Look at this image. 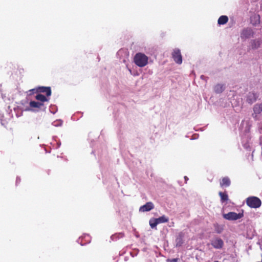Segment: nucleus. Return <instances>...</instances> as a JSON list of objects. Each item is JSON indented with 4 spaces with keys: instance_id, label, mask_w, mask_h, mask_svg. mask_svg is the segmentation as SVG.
<instances>
[{
    "instance_id": "obj_17",
    "label": "nucleus",
    "mask_w": 262,
    "mask_h": 262,
    "mask_svg": "<svg viewBox=\"0 0 262 262\" xmlns=\"http://www.w3.org/2000/svg\"><path fill=\"white\" fill-rule=\"evenodd\" d=\"M260 45V41L259 40H253L251 42V47L253 49L258 48Z\"/></svg>"
},
{
    "instance_id": "obj_20",
    "label": "nucleus",
    "mask_w": 262,
    "mask_h": 262,
    "mask_svg": "<svg viewBox=\"0 0 262 262\" xmlns=\"http://www.w3.org/2000/svg\"><path fill=\"white\" fill-rule=\"evenodd\" d=\"M34 90H35V88H34V89H33L30 90L29 91H30V92H32V93H33V94H34V93H36V94H38V92H36V91H34Z\"/></svg>"
},
{
    "instance_id": "obj_11",
    "label": "nucleus",
    "mask_w": 262,
    "mask_h": 262,
    "mask_svg": "<svg viewBox=\"0 0 262 262\" xmlns=\"http://www.w3.org/2000/svg\"><path fill=\"white\" fill-rule=\"evenodd\" d=\"M253 35V31L251 29L246 28L241 32V36L242 38H248Z\"/></svg>"
},
{
    "instance_id": "obj_5",
    "label": "nucleus",
    "mask_w": 262,
    "mask_h": 262,
    "mask_svg": "<svg viewBox=\"0 0 262 262\" xmlns=\"http://www.w3.org/2000/svg\"><path fill=\"white\" fill-rule=\"evenodd\" d=\"M172 57L174 61L178 64H181L182 62V56L180 50L179 49H175L172 53Z\"/></svg>"
},
{
    "instance_id": "obj_8",
    "label": "nucleus",
    "mask_w": 262,
    "mask_h": 262,
    "mask_svg": "<svg viewBox=\"0 0 262 262\" xmlns=\"http://www.w3.org/2000/svg\"><path fill=\"white\" fill-rule=\"evenodd\" d=\"M43 103L41 102H36L35 101H31L29 103V106L30 109L29 110H31L32 111H38L39 109H40L42 106H43Z\"/></svg>"
},
{
    "instance_id": "obj_18",
    "label": "nucleus",
    "mask_w": 262,
    "mask_h": 262,
    "mask_svg": "<svg viewBox=\"0 0 262 262\" xmlns=\"http://www.w3.org/2000/svg\"><path fill=\"white\" fill-rule=\"evenodd\" d=\"M256 96L255 94H254V93H251V94L250 93L248 97L247 101L249 103H252L253 102L256 101Z\"/></svg>"
},
{
    "instance_id": "obj_16",
    "label": "nucleus",
    "mask_w": 262,
    "mask_h": 262,
    "mask_svg": "<svg viewBox=\"0 0 262 262\" xmlns=\"http://www.w3.org/2000/svg\"><path fill=\"white\" fill-rule=\"evenodd\" d=\"M214 230L215 232L217 233H221L224 230V226L222 225H219L217 223L214 224L213 225Z\"/></svg>"
},
{
    "instance_id": "obj_9",
    "label": "nucleus",
    "mask_w": 262,
    "mask_h": 262,
    "mask_svg": "<svg viewBox=\"0 0 262 262\" xmlns=\"http://www.w3.org/2000/svg\"><path fill=\"white\" fill-rule=\"evenodd\" d=\"M154 205L151 202H148L145 205L141 206L139 208L140 212H146L149 211L154 209Z\"/></svg>"
},
{
    "instance_id": "obj_13",
    "label": "nucleus",
    "mask_w": 262,
    "mask_h": 262,
    "mask_svg": "<svg viewBox=\"0 0 262 262\" xmlns=\"http://www.w3.org/2000/svg\"><path fill=\"white\" fill-rule=\"evenodd\" d=\"M48 97L45 96L41 94H38L36 95L35 99L39 101V102L43 103V102L49 101Z\"/></svg>"
},
{
    "instance_id": "obj_15",
    "label": "nucleus",
    "mask_w": 262,
    "mask_h": 262,
    "mask_svg": "<svg viewBox=\"0 0 262 262\" xmlns=\"http://www.w3.org/2000/svg\"><path fill=\"white\" fill-rule=\"evenodd\" d=\"M219 194L221 198V201L222 202H225L228 200V195L227 193L225 192H219Z\"/></svg>"
},
{
    "instance_id": "obj_7",
    "label": "nucleus",
    "mask_w": 262,
    "mask_h": 262,
    "mask_svg": "<svg viewBox=\"0 0 262 262\" xmlns=\"http://www.w3.org/2000/svg\"><path fill=\"white\" fill-rule=\"evenodd\" d=\"M211 245L215 249H220L224 246V242L220 237H215L211 240Z\"/></svg>"
},
{
    "instance_id": "obj_6",
    "label": "nucleus",
    "mask_w": 262,
    "mask_h": 262,
    "mask_svg": "<svg viewBox=\"0 0 262 262\" xmlns=\"http://www.w3.org/2000/svg\"><path fill=\"white\" fill-rule=\"evenodd\" d=\"M34 91L36 92H38V94L40 93H45L47 97H49L51 95L52 91L51 87L50 86H38L35 88Z\"/></svg>"
},
{
    "instance_id": "obj_1",
    "label": "nucleus",
    "mask_w": 262,
    "mask_h": 262,
    "mask_svg": "<svg viewBox=\"0 0 262 262\" xmlns=\"http://www.w3.org/2000/svg\"><path fill=\"white\" fill-rule=\"evenodd\" d=\"M148 58L143 53H138L134 58L135 63L139 67H144L148 63Z\"/></svg>"
},
{
    "instance_id": "obj_3",
    "label": "nucleus",
    "mask_w": 262,
    "mask_h": 262,
    "mask_svg": "<svg viewBox=\"0 0 262 262\" xmlns=\"http://www.w3.org/2000/svg\"><path fill=\"white\" fill-rule=\"evenodd\" d=\"M168 218L165 215H162L158 218H152L149 220V225L151 228H155L157 225L168 222Z\"/></svg>"
},
{
    "instance_id": "obj_12",
    "label": "nucleus",
    "mask_w": 262,
    "mask_h": 262,
    "mask_svg": "<svg viewBox=\"0 0 262 262\" xmlns=\"http://www.w3.org/2000/svg\"><path fill=\"white\" fill-rule=\"evenodd\" d=\"M220 184L222 187H227L230 185L231 181L228 177H225L222 179Z\"/></svg>"
},
{
    "instance_id": "obj_14",
    "label": "nucleus",
    "mask_w": 262,
    "mask_h": 262,
    "mask_svg": "<svg viewBox=\"0 0 262 262\" xmlns=\"http://www.w3.org/2000/svg\"><path fill=\"white\" fill-rule=\"evenodd\" d=\"M228 21V17L226 15H222L219 17L217 23L219 25H224Z\"/></svg>"
},
{
    "instance_id": "obj_22",
    "label": "nucleus",
    "mask_w": 262,
    "mask_h": 262,
    "mask_svg": "<svg viewBox=\"0 0 262 262\" xmlns=\"http://www.w3.org/2000/svg\"><path fill=\"white\" fill-rule=\"evenodd\" d=\"M20 182V178H17L16 179V184H18V183H19Z\"/></svg>"
},
{
    "instance_id": "obj_19",
    "label": "nucleus",
    "mask_w": 262,
    "mask_h": 262,
    "mask_svg": "<svg viewBox=\"0 0 262 262\" xmlns=\"http://www.w3.org/2000/svg\"><path fill=\"white\" fill-rule=\"evenodd\" d=\"M214 90L216 93H220L223 91V86L221 84H217L214 88Z\"/></svg>"
},
{
    "instance_id": "obj_10",
    "label": "nucleus",
    "mask_w": 262,
    "mask_h": 262,
    "mask_svg": "<svg viewBox=\"0 0 262 262\" xmlns=\"http://www.w3.org/2000/svg\"><path fill=\"white\" fill-rule=\"evenodd\" d=\"M254 113L252 114L253 117L256 120L257 115L262 112V103L260 104H256L253 107Z\"/></svg>"
},
{
    "instance_id": "obj_2",
    "label": "nucleus",
    "mask_w": 262,
    "mask_h": 262,
    "mask_svg": "<svg viewBox=\"0 0 262 262\" xmlns=\"http://www.w3.org/2000/svg\"><path fill=\"white\" fill-rule=\"evenodd\" d=\"M247 205L253 208H257L261 206V200L256 196H250L246 199Z\"/></svg>"
},
{
    "instance_id": "obj_4",
    "label": "nucleus",
    "mask_w": 262,
    "mask_h": 262,
    "mask_svg": "<svg viewBox=\"0 0 262 262\" xmlns=\"http://www.w3.org/2000/svg\"><path fill=\"white\" fill-rule=\"evenodd\" d=\"M223 216L226 220L233 221L242 218L243 216V214L230 212L228 213L224 214Z\"/></svg>"
},
{
    "instance_id": "obj_21",
    "label": "nucleus",
    "mask_w": 262,
    "mask_h": 262,
    "mask_svg": "<svg viewBox=\"0 0 262 262\" xmlns=\"http://www.w3.org/2000/svg\"><path fill=\"white\" fill-rule=\"evenodd\" d=\"M178 261V258H173L170 260V262H177Z\"/></svg>"
}]
</instances>
